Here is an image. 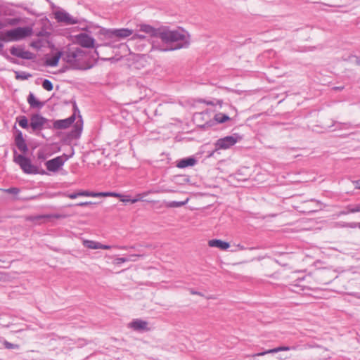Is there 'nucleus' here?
Returning a JSON list of instances; mask_svg holds the SVG:
<instances>
[{
    "label": "nucleus",
    "instance_id": "obj_1",
    "mask_svg": "<svg viewBox=\"0 0 360 360\" xmlns=\"http://www.w3.org/2000/svg\"><path fill=\"white\" fill-rule=\"evenodd\" d=\"M141 32H145L151 37L160 39L167 44L164 51H174L186 48L190 44L189 34L184 29L170 30L165 27L155 28L151 25L143 24L140 25Z\"/></svg>",
    "mask_w": 360,
    "mask_h": 360
},
{
    "label": "nucleus",
    "instance_id": "obj_2",
    "mask_svg": "<svg viewBox=\"0 0 360 360\" xmlns=\"http://www.w3.org/2000/svg\"><path fill=\"white\" fill-rule=\"evenodd\" d=\"M15 144L22 154H17V151L14 150L13 161L20 166L24 173L27 174H47L44 169H39L37 165L32 164L30 158L25 155L29 149L23 138L22 132L18 129L15 131Z\"/></svg>",
    "mask_w": 360,
    "mask_h": 360
},
{
    "label": "nucleus",
    "instance_id": "obj_3",
    "mask_svg": "<svg viewBox=\"0 0 360 360\" xmlns=\"http://www.w3.org/2000/svg\"><path fill=\"white\" fill-rule=\"evenodd\" d=\"M33 33V30L29 26L18 27L13 29L6 30L3 36H0V54L4 56L8 62L16 64L22 65V63L16 58L9 56L6 51H3L4 44L1 41H18L22 40L28 37H30Z\"/></svg>",
    "mask_w": 360,
    "mask_h": 360
},
{
    "label": "nucleus",
    "instance_id": "obj_4",
    "mask_svg": "<svg viewBox=\"0 0 360 360\" xmlns=\"http://www.w3.org/2000/svg\"><path fill=\"white\" fill-rule=\"evenodd\" d=\"M70 103L72 104V110L73 112L71 115H75V120H76L77 115L78 114V117L79 118V121L73 126L72 129L65 134L61 139V142L63 144L70 145L71 142L74 139H77L79 138L83 127V120L82 115H80V111L79 108L77 107L76 101L75 99H72Z\"/></svg>",
    "mask_w": 360,
    "mask_h": 360
},
{
    "label": "nucleus",
    "instance_id": "obj_5",
    "mask_svg": "<svg viewBox=\"0 0 360 360\" xmlns=\"http://www.w3.org/2000/svg\"><path fill=\"white\" fill-rule=\"evenodd\" d=\"M242 139L243 136L238 133H234L232 135L220 138L214 143V150H213L208 156H212L215 151L229 149Z\"/></svg>",
    "mask_w": 360,
    "mask_h": 360
},
{
    "label": "nucleus",
    "instance_id": "obj_6",
    "mask_svg": "<svg viewBox=\"0 0 360 360\" xmlns=\"http://www.w3.org/2000/svg\"><path fill=\"white\" fill-rule=\"evenodd\" d=\"M133 33V30L128 28L120 29H106L101 28L98 32L99 35L103 36L106 39H124Z\"/></svg>",
    "mask_w": 360,
    "mask_h": 360
},
{
    "label": "nucleus",
    "instance_id": "obj_7",
    "mask_svg": "<svg viewBox=\"0 0 360 360\" xmlns=\"http://www.w3.org/2000/svg\"><path fill=\"white\" fill-rule=\"evenodd\" d=\"M71 150L72 152L70 155L64 153L62 156H58L51 160H47L45 162L47 170L52 172H58L64 165V163L73 156L74 149L72 148Z\"/></svg>",
    "mask_w": 360,
    "mask_h": 360
},
{
    "label": "nucleus",
    "instance_id": "obj_8",
    "mask_svg": "<svg viewBox=\"0 0 360 360\" xmlns=\"http://www.w3.org/2000/svg\"><path fill=\"white\" fill-rule=\"evenodd\" d=\"M55 19L59 23H64L66 25H72L75 24H80L83 19H77L71 16L68 12L61 9L56 11L54 13Z\"/></svg>",
    "mask_w": 360,
    "mask_h": 360
},
{
    "label": "nucleus",
    "instance_id": "obj_9",
    "mask_svg": "<svg viewBox=\"0 0 360 360\" xmlns=\"http://www.w3.org/2000/svg\"><path fill=\"white\" fill-rule=\"evenodd\" d=\"M30 120V127L37 135H39L41 130L44 129L46 124L48 123V119L39 113L32 114Z\"/></svg>",
    "mask_w": 360,
    "mask_h": 360
},
{
    "label": "nucleus",
    "instance_id": "obj_10",
    "mask_svg": "<svg viewBox=\"0 0 360 360\" xmlns=\"http://www.w3.org/2000/svg\"><path fill=\"white\" fill-rule=\"evenodd\" d=\"M62 57L64 61L70 65L71 70H87L91 68V66L86 68L82 65L79 59H76V55L72 51L63 52Z\"/></svg>",
    "mask_w": 360,
    "mask_h": 360
},
{
    "label": "nucleus",
    "instance_id": "obj_11",
    "mask_svg": "<svg viewBox=\"0 0 360 360\" xmlns=\"http://www.w3.org/2000/svg\"><path fill=\"white\" fill-rule=\"evenodd\" d=\"M231 118L226 114L219 112L214 115L212 120H210L205 124L200 125V128L205 130L208 128L212 127L217 124H223L230 121Z\"/></svg>",
    "mask_w": 360,
    "mask_h": 360
},
{
    "label": "nucleus",
    "instance_id": "obj_12",
    "mask_svg": "<svg viewBox=\"0 0 360 360\" xmlns=\"http://www.w3.org/2000/svg\"><path fill=\"white\" fill-rule=\"evenodd\" d=\"M10 53L12 56L25 59V60H33L36 56L30 51H25L24 46H13L10 49Z\"/></svg>",
    "mask_w": 360,
    "mask_h": 360
},
{
    "label": "nucleus",
    "instance_id": "obj_13",
    "mask_svg": "<svg viewBox=\"0 0 360 360\" xmlns=\"http://www.w3.org/2000/svg\"><path fill=\"white\" fill-rule=\"evenodd\" d=\"M77 43L84 48H97L98 45H95V39L86 33H79L75 36Z\"/></svg>",
    "mask_w": 360,
    "mask_h": 360
},
{
    "label": "nucleus",
    "instance_id": "obj_14",
    "mask_svg": "<svg viewBox=\"0 0 360 360\" xmlns=\"http://www.w3.org/2000/svg\"><path fill=\"white\" fill-rule=\"evenodd\" d=\"M74 122L75 115H70L66 119L55 120L53 124V128L56 129H65L70 127Z\"/></svg>",
    "mask_w": 360,
    "mask_h": 360
},
{
    "label": "nucleus",
    "instance_id": "obj_15",
    "mask_svg": "<svg viewBox=\"0 0 360 360\" xmlns=\"http://www.w3.org/2000/svg\"><path fill=\"white\" fill-rule=\"evenodd\" d=\"M27 101L32 109L40 110L45 105V103L38 100L32 92H30L27 98Z\"/></svg>",
    "mask_w": 360,
    "mask_h": 360
},
{
    "label": "nucleus",
    "instance_id": "obj_16",
    "mask_svg": "<svg viewBox=\"0 0 360 360\" xmlns=\"http://www.w3.org/2000/svg\"><path fill=\"white\" fill-rule=\"evenodd\" d=\"M63 56V51H59L53 57L46 55L45 65L48 67H56L58 65L60 58Z\"/></svg>",
    "mask_w": 360,
    "mask_h": 360
},
{
    "label": "nucleus",
    "instance_id": "obj_17",
    "mask_svg": "<svg viewBox=\"0 0 360 360\" xmlns=\"http://www.w3.org/2000/svg\"><path fill=\"white\" fill-rule=\"evenodd\" d=\"M196 163L197 160L194 157L190 156L178 160L176 162V167L178 168L183 169L188 167L194 166Z\"/></svg>",
    "mask_w": 360,
    "mask_h": 360
},
{
    "label": "nucleus",
    "instance_id": "obj_18",
    "mask_svg": "<svg viewBox=\"0 0 360 360\" xmlns=\"http://www.w3.org/2000/svg\"><path fill=\"white\" fill-rule=\"evenodd\" d=\"M210 247L217 248L221 250H226L230 247L228 242L221 240L220 239H212L208 241Z\"/></svg>",
    "mask_w": 360,
    "mask_h": 360
},
{
    "label": "nucleus",
    "instance_id": "obj_19",
    "mask_svg": "<svg viewBox=\"0 0 360 360\" xmlns=\"http://www.w3.org/2000/svg\"><path fill=\"white\" fill-rule=\"evenodd\" d=\"M297 348V346H292V347L280 346V347H276V348H274V349H271L266 350V351L263 352L257 353L255 356H263V355H264L266 354L277 353V352H281V351L296 350Z\"/></svg>",
    "mask_w": 360,
    "mask_h": 360
},
{
    "label": "nucleus",
    "instance_id": "obj_20",
    "mask_svg": "<svg viewBox=\"0 0 360 360\" xmlns=\"http://www.w3.org/2000/svg\"><path fill=\"white\" fill-rule=\"evenodd\" d=\"M129 325L134 330L141 331L147 329L148 322L141 319H135Z\"/></svg>",
    "mask_w": 360,
    "mask_h": 360
},
{
    "label": "nucleus",
    "instance_id": "obj_21",
    "mask_svg": "<svg viewBox=\"0 0 360 360\" xmlns=\"http://www.w3.org/2000/svg\"><path fill=\"white\" fill-rule=\"evenodd\" d=\"M360 212V204L348 205L343 210H341L338 214V216L347 215L350 213Z\"/></svg>",
    "mask_w": 360,
    "mask_h": 360
},
{
    "label": "nucleus",
    "instance_id": "obj_22",
    "mask_svg": "<svg viewBox=\"0 0 360 360\" xmlns=\"http://www.w3.org/2000/svg\"><path fill=\"white\" fill-rule=\"evenodd\" d=\"M100 245H101V243L96 242L94 240H84L83 241V245L89 249H94V250L100 249V247H101Z\"/></svg>",
    "mask_w": 360,
    "mask_h": 360
},
{
    "label": "nucleus",
    "instance_id": "obj_23",
    "mask_svg": "<svg viewBox=\"0 0 360 360\" xmlns=\"http://www.w3.org/2000/svg\"><path fill=\"white\" fill-rule=\"evenodd\" d=\"M17 122L22 129H27L30 127V123L26 116L22 115L17 117Z\"/></svg>",
    "mask_w": 360,
    "mask_h": 360
},
{
    "label": "nucleus",
    "instance_id": "obj_24",
    "mask_svg": "<svg viewBox=\"0 0 360 360\" xmlns=\"http://www.w3.org/2000/svg\"><path fill=\"white\" fill-rule=\"evenodd\" d=\"M198 103H205L207 105H219L220 107H221L223 101L222 100H216V102L214 101H206L205 99L200 98L198 100Z\"/></svg>",
    "mask_w": 360,
    "mask_h": 360
},
{
    "label": "nucleus",
    "instance_id": "obj_25",
    "mask_svg": "<svg viewBox=\"0 0 360 360\" xmlns=\"http://www.w3.org/2000/svg\"><path fill=\"white\" fill-rule=\"evenodd\" d=\"M188 202V199L185 201H171L167 202L166 206L167 207H180L186 205Z\"/></svg>",
    "mask_w": 360,
    "mask_h": 360
},
{
    "label": "nucleus",
    "instance_id": "obj_26",
    "mask_svg": "<svg viewBox=\"0 0 360 360\" xmlns=\"http://www.w3.org/2000/svg\"><path fill=\"white\" fill-rule=\"evenodd\" d=\"M15 79H16L25 80V79H28L30 77H32L31 74L27 73L26 72L15 71Z\"/></svg>",
    "mask_w": 360,
    "mask_h": 360
},
{
    "label": "nucleus",
    "instance_id": "obj_27",
    "mask_svg": "<svg viewBox=\"0 0 360 360\" xmlns=\"http://www.w3.org/2000/svg\"><path fill=\"white\" fill-rule=\"evenodd\" d=\"M41 85H42V87L48 91H51L53 89V85L52 82L49 79H44L43 80Z\"/></svg>",
    "mask_w": 360,
    "mask_h": 360
},
{
    "label": "nucleus",
    "instance_id": "obj_28",
    "mask_svg": "<svg viewBox=\"0 0 360 360\" xmlns=\"http://www.w3.org/2000/svg\"><path fill=\"white\" fill-rule=\"evenodd\" d=\"M3 345L6 349H18L20 348V345L17 344H13L11 342H9L7 340H4L3 342Z\"/></svg>",
    "mask_w": 360,
    "mask_h": 360
},
{
    "label": "nucleus",
    "instance_id": "obj_29",
    "mask_svg": "<svg viewBox=\"0 0 360 360\" xmlns=\"http://www.w3.org/2000/svg\"><path fill=\"white\" fill-rule=\"evenodd\" d=\"M98 197H107V196H114V197H123L122 195L115 193V192H98L97 193Z\"/></svg>",
    "mask_w": 360,
    "mask_h": 360
},
{
    "label": "nucleus",
    "instance_id": "obj_30",
    "mask_svg": "<svg viewBox=\"0 0 360 360\" xmlns=\"http://www.w3.org/2000/svg\"><path fill=\"white\" fill-rule=\"evenodd\" d=\"M340 226L342 228L356 229L357 228V222H340Z\"/></svg>",
    "mask_w": 360,
    "mask_h": 360
},
{
    "label": "nucleus",
    "instance_id": "obj_31",
    "mask_svg": "<svg viewBox=\"0 0 360 360\" xmlns=\"http://www.w3.org/2000/svg\"><path fill=\"white\" fill-rule=\"evenodd\" d=\"M79 195L80 196L98 197L97 193L89 191H79Z\"/></svg>",
    "mask_w": 360,
    "mask_h": 360
},
{
    "label": "nucleus",
    "instance_id": "obj_32",
    "mask_svg": "<svg viewBox=\"0 0 360 360\" xmlns=\"http://www.w3.org/2000/svg\"><path fill=\"white\" fill-rule=\"evenodd\" d=\"M30 46L39 50L43 46V41L41 39L33 41L30 43Z\"/></svg>",
    "mask_w": 360,
    "mask_h": 360
},
{
    "label": "nucleus",
    "instance_id": "obj_33",
    "mask_svg": "<svg viewBox=\"0 0 360 360\" xmlns=\"http://www.w3.org/2000/svg\"><path fill=\"white\" fill-rule=\"evenodd\" d=\"M47 158V154L42 150H39L37 152V160L41 162H44Z\"/></svg>",
    "mask_w": 360,
    "mask_h": 360
},
{
    "label": "nucleus",
    "instance_id": "obj_34",
    "mask_svg": "<svg viewBox=\"0 0 360 360\" xmlns=\"http://www.w3.org/2000/svg\"><path fill=\"white\" fill-rule=\"evenodd\" d=\"M123 197H118L120 198V200L123 202H131V203H135L138 201V199H131L129 198V196L128 195H123Z\"/></svg>",
    "mask_w": 360,
    "mask_h": 360
},
{
    "label": "nucleus",
    "instance_id": "obj_35",
    "mask_svg": "<svg viewBox=\"0 0 360 360\" xmlns=\"http://www.w3.org/2000/svg\"><path fill=\"white\" fill-rule=\"evenodd\" d=\"M3 191L9 194L17 195L18 193H19L20 189L17 187H11L7 189H3Z\"/></svg>",
    "mask_w": 360,
    "mask_h": 360
},
{
    "label": "nucleus",
    "instance_id": "obj_36",
    "mask_svg": "<svg viewBox=\"0 0 360 360\" xmlns=\"http://www.w3.org/2000/svg\"><path fill=\"white\" fill-rule=\"evenodd\" d=\"M73 53L76 55V59H80L84 56V51L80 48H76L74 51H72Z\"/></svg>",
    "mask_w": 360,
    "mask_h": 360
},
{
    "label": "nucleus",
    "instance_id": "obj_37",
    "mask_svg": "<svg viewBox=\"0 0 360 360\" xmlns=\"http://www.w3.org/2000/svg\"><path fill=\"white\" fill-rule=\"evenodd\" d=\"M129 260L135 261L136 259H133V258H127V257H118V258L115 259V264H120L122 263L128 262Z\"/></svg>",
    "mask_w": 360,
    "mask_h": 360
},
{
    "label": "nucleus",
    "instance_id": "obj_38",
    "mask_svg": "<svg viewBox=\"0 0 360 360\" xmlns=\"http://www.w3.org/2000/svg\"><path fill=\"white\" fill-rule=\"evenodd\" d=\"M95 204H96L95 202H81L75 204V206L86 207L88 205H95Z\"/></svg>",
    "mask_w": 360,
    "mask_h": 360
},
{
    "label": "nucleus",
    "instance_id": "obj_39",
    "mask_svg": "<svg viewBox=\"0 0 360 360\" xmlns=\"http://www.w3.org/2000/svg\"><path fill=\"white\" fill-rule=\"evenodd\" d=\"M50 32L43 30H41L39 31L37 34V37H49L50 36Z\"/></svg>",
    "mask_w": 360,
    "mask_h": 360
},
{
    "label": "nucleus",
    "instance_id": "obj_40",
    "mask_svg": "<svg viewBox=\"0 0 360 360\" xmlns=\"http://www.w3.org/2000/svg\"><path fill=\"white\" fill-rule=\"evenodd\" d=\"M67 196L69 198H71V199H75L76 198L80 196L79 195V191L78 192H75V193H69L67 195Z\"/></svg>",
    "mask_w": 360,
    "mask_h": 360
},
{
    "label": "nucleus",
    "instance_id": "obj_41",
    "mask_svg": "<svg viewBox=\"0 0 360 360\" xmlns=\"http://www.w3.org/2000/svg\"><path fill=\"white\" fill-rule=\"evenodd\" d=\"M145 36L143 35V34H135L133 35L132 37V39H145Z\"/></svg>",
    "mask_w": 360,
    "mask_h": 360
},
{
    "label": "nucleus",
    "instance_id": "obj_42",
    "mask_svg": "<svg viewBox=\"0 0 360 360\" xmlns=\"http://www.w3.org/2000/svg\"><path fill=\"white\" fill-rule=\"evenodd\" d=\"M18 22H19V19H18V18H13L9 20V24L11 25H15Z\"/></svg>",
    "mask_w": 360,
    "mask_h": 360
},
{
    "label": "nucleus",
    "instance_id": "obj_43",
    "mask_svg": "<svg viewBox=\"0 0 360 360\" xmlns=\"http://www.w3.org/2000/svg\"><path fill=\"white\" fill-rule=\"evenodd\" d=\"M70 69H71V68H70V65H65V66H63V68L59 70V72H60V73H63V72H66L68 70H70Z\"/></svg>",
    "mask_w": 360,
    "mask_h": 360
},
{
    "label": "nucleus",
    "instance_id": "obj_44",
    "mask_svg": "<svg viewBox=\"0 0 360 360\" xmlns=\"http://www.w3.org/2000/svg\"><path fill=\"white\" fill-rule=\"evenodd\" d=\"M355 188L360 189V179L354 181Z\"/></svg>",
    "mask_w": 360,
    "mask_h": 360
},
{
    "label": "nucleus",
    "instance_id": "obj_45",
    "mask_svg": "<svg viewBox=\"0 0 360 360\" xmlns=\"http://www.w3.org/2000/svg\"><path fill=\"white\" fill-rule=\"evenodd\" d=\"M338 124L340 126L338 129H346V126H347V123H338Z\"/></svg>",
    "mask_w": 360,
    "mask_h": 360
},
{
    "label": "nucleus",
    "instance_id": "obj_46",
    "mask_svg": "<svg viewBox=\"0 0 360 360\" xmlns=\"http://www.w3.org/2000/svg\"><path fill=\"white\" fill-rule=\"evenodd\" d=\"M190 292L192 295H202V294L200 292L195 291L194 289H190Z\"/></svg>",
    "mask_w": 360,
    "mask_h": 360
},
{
    "label": "nucleus",
    "instance_id": "obj_47",
    "mask_svg": "<svg viewBox=\"0 0 360 360\" xmlns=\"http://www.w3.org/2000/svg\"><path fill=\"white\" fill-rule=\"evenodd\" d=\"M101 247H100V249H103V250H109L110 249V245H103L101 243Z\"/></svg>",
    "mask_w": 360,
    "mask_h": 360
},
{
    "label": "nucleus",
    "instance_id": "obj_48",
    "mask_svg": "<svg viewBox=\"0 0 360 360\" xmlns=\"http://www.w3.org/2000/svg\"><path fill=\"white\" fill-rule=\"evenodd\" d=\"M335 91H342L344 89V86H334L333 88Z\"/></svg>",
    "mask_w": 360,
    "mask_h": 360
},
{
    "label": "nucleus",
    "instance_id": "obj_49",
    "mask_svg": "<svg viewBox=\"0 0 360 360\" xmlns=\"http://www.w3.org/2000/svg\"><path fill=\"white\" fill-rule=\"evenodd\" d=\"M51 126L50 124V120H48V123L46 124V125L44 126V129H51Z\"/></svg>",
    "mask_w": 360,
    "mask_h": 360
},
{
    "label": "nucleus",
    "instance_id": "obj_50",
    "mask_svg": "<svg viewBox=\"0 0 360 360\" xmlns=\"http://www.w3.org/2000/svg\"><path fill=\"white\" fill-rule=\"evenodd\" d=\"M237 247L239 248V250H246V248H245L243 245H241L240 244H238L237 245Z\"/></svg>",
    "mask_w": 360,
    "mask_h": 360
},
{
    "label": "nucleus",
    "instance_id": "obj_51",
    "mask_svg": "<svg viewBox=\"0 0 360 360\" xmlns=\"http://www.w3.org/2000/svg\"><path fill=\"white\" fill-rule=\"evenodd\" d=\"M323 5H326V6H330V7H335V6H333V5H330V4H323ZM337 7H342V6H336Z\"/></svg>",
    "mask_w": 360,
    "mask_h": 360
},
{
    "label": "nucleus",
    "instance_id": "obj_52",
    "mask_svg": "<svg viewBox=\"0 0 360 360\" xmlns=\"http://www.w3.org/2000/svg\"><path fill=\"white\" fill-rule=\"evenodd\" d=\"M158 193V191H149L148 192V193ZM146 194H147V193H143V195H146Z\"/></svg>",
    "mask_w": 360,
    "mask_h": 360
},
{
    "label": "nucleus",
    "instance_id": "obj_53",
    "mask_svg": "<svg viewBox=\"0 0 360 360\" xmlns=\"http://www.w3.org/2000/svg\"><path fill=\"white\" fill-rule=\"evenodd\" d=\"M141 255H132L130 256V257H140Z\"/></svg>",
    "mask_w": 360,
    "mask_h": 360
},
{
    "label": "nucleus",
    "instance_id": "obj_54",
    "mask_svg": "<svg viewBox=\"0 0 360 360\" xmlns=\"http://www.w3.org/2000/svg\"><path fill=\"white\" fill-rule=\"evenodd\" d=\"M49 47L51 49H54V45L53 44H51L49 45Z\"/></svg>",
    "mask_w": 360,
    "mask_h": 360
},
{
    "label": "nucleus",
    "instance_id": "obj_55",
    "mask_svg": "<svg viewBox=\"0 0 360 360\" xmlns=\"http://www.w3.org/2000/svg\"><path fill=\"white\" fill-rule=\"evenodd\" d=\"M357 228L360 229V222H357Z\"/></svg>",
    "mask_w": 360,
    "mask_h": 360
},
{
    "label": "nucleus",
    "instance_id": "obj_56",
    "mask_svg": "<svg viewBox=\"0 0 360 360\" xmlns=\"http://www.w3.org/2000/svg\"><path fill=\"white\" fill-rule=\"evenodd\" d=\"M3 27V24L0 22V30L2 29Z\"/></svg>",
    "mask_w": 360,
    "mask_h": 360
},
{
    "label": "nucleus",
    "instance_id": "obj_57",
    "mask_svg": "<svg viewBox=\"0 0 360 360\" xmlns=\"http://www.w3.org/2000/svg\"><path fill=\"white\" fill-rule=\"evenodd\" d=\"M82 30L87 31V30H88V29H87V27H85V28H83V29H82Z\"/></svg>",
    "mask_w": 360,
    "mask_h": 360
},
{
    "label": "nucleus",
    "instance_id": "obj_58",
    "mask_svg": "<svg viewBox=\"0 0 360 360\" xmlns=\"http://www.w3.org/2000/svg\"><path fill=\"white\" fill-rule=\"evenodd\" d=\"M340 127V126H338V127H337L336 128L333 129V131L337 130V129H338V127Z\"/></svg>",
    "mask_w": 360,
    "mask_h": 360
},
{
    "label": "nucleus",
    "instance_id": "obj_59",
    "mask_svg": "<svg viewBox=\"0 0 360 360\" xmlns=\"http://www.w3.org/2000/svg\"><path fill=\"white\" fill-rule=\"evenodd\" d=\"M340 127V126H338V127H337L336 128L333 129V131L337 130V129H338V127Z\"/></svg>",
    "mask_w": 360,
    "mask_h": 360
},
{
    "label": "nucleus",
    "instance_id": "obj_60",
    "mask_svg": "<svg viewBox=\"0 0 360 360\" xmlns=\"http://www.w3.org/2000/svg\"><path fill=\"white\" fill-rule=\"evenodd\" d=\"M95 53H96L97 55H98V52H97V51H96V50H95Z\"/></svg>",
    "mask_w": 360,
    "mask_h": 360
}]
</instances>
